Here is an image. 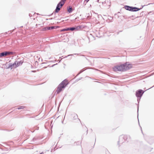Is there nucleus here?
<instances>
[{"label": "nucleus", "mask_w": 154, "mask_h": 154, "mask_svg": "<svg viewBox=\"0 0 154 154\" xmlns=\"http://www.w3.org/2000/svg\"><path fill=\"white\" fill-rule=\"evenodd\" d=\"M68 81L66 80H65L62 82L58 85L57 90L56 91L57 93H59L64 88L66 85L68 84Z\"/></svg>", "instance_id": "1"}, {"label": "nucleus", "mask_w": 154, "mask_h": 154, "mask_svg": "<svg viewBox=\"0 0 154 154\" xmlns=\"http://www.w3.org/2000/svg\"><path fill=\"white\" fill-rule=\"evenodd\" d=\"M112 69L115 72L124 71V65L122 64L117 65L113 67Z\"/></svg>", "instance_id": "2"}, {"label": "nucleus", "mask_w": 154, "mask_h": 154, "mask_svg": "<svg viewBox=\"0 0 154 154\" xmlns=\"http://www.w3.org/2000/svg\"><path fill=\"white\" fill-rule=\"evenodd\" d=\"M65 3V0H62L58 4L55 10V12H58L60 11V8H62Z\"/></svg>", "instance_id": "3"}, {"label": "nucleus", "mask_w": 154, "mask_h": 154, "mask_svg": "<svg viewBox=\"0 0 154 154\" xmlns=\"http://www.w3.org/2000/svg\"><path fill=\"white\" fill-rule=\"evenodd\" d=\"M14 54V53L11 51H5L0 53V57L4 56H9L11 55H13Z\"/></svg>", "instance_id": "4"}, {"label": "nucleus", "mask_w": 154, "mask_h": 154, "mask_svg": "<svg viewBox=\"0 0 154 154\" xmlns=\"http://www.w3.org/2000/svg\"><path fill=\"white\" fill-rule=\"evenodd\" d=\"M23 63L22 61H15L13 64L10 65V67L13 68H16L17 67L21 65Z\"/></svg>", "instance_id": "5"}, {"label": "nucleus", "mask_w": 154, "mask_h": 154, "mask_svg": "<svg viewBox=\"0 0 154 154\" xmlns=\"http://www.w3.org/2000/svg\"><path fill=\"white\" fill-rule=\"evenodd\" d=\"M124 64V65L125 71L131 69L132 67V65L131 64H128L127 63H126Z\"/></svg>", "instance_id": "6"}, {"label": "nucleus", "mask_w": 154, "mask_h": 154, "mask_svg": "<svg viewBox=\"0 0 154 154\" xmlns=\"http://www.w3.org/2000/svg\"><path fill=\"white\" fill-rule=\"evenodd\" d=\"M143 92L142 90H139L136 91V96L137 97H140L143 95Z\"/></svg>", "instance_id": "7"}, {"label": "nucleus", "mask_w": 154, "mask_h": 154, "mask_svg": "<svg viewBox=\"0 0 154 154\" xmlns=\"http://www.w3.org/2000/svg\"><path fill=\"white\" fill-rule=\"evenodd\" d=\"M55 28V26L46 27L42 29V31H45L50 29H52Z\"/></svg>", "instance_id": "8"}, {"label": "nucleus", "mask_w": 154, "mask_h": 154, "mask_svg": "<svg viewBox=\"0 0 154 154\" xmlns=\"http://www.w3.org/2000/svg\"><path fill=\"white\" fill-rule=\"evenodd\" d=\"M125 8L127 10H128L130 11H131L132 7H130L128 6H125Z\"/></svg>", "instance_id": "9"}, {"label": "nucleus", "mask_w": 154, "mask_h": 154, "mask_svg": "<svg viewBox=\"0 0 154 154\" xmlns=\"http://www.w3.org/2000/svg\"><path fill=\"white\" fill-rule=\"evenodd\" d=\"M132 9H131L132 10H131V11H138L140 9H139V8H136V7H134V8L132 7Z\"/></svg>", "instance_id": "10"}, {"label": "nucleus", "mask_w": 154, "mask_h": 154, "mask_svg": "<svg viewBox=\"0 0 154 154\" xmlns=\"http://www.w3.org/2000/svg\"><path fill=\"white\" fill-rule=\"evenodd\" d=\"M68 11L69 13H71L72 11V8L70 6L68 8Z\"/></svg>", "instance_id": "11"}, {"label": "nucleus", "mask_w": 154, "mask_h": 154, "mask_svg": "<svg viewBox=\"0 0 154 154\" xmlns=\"http://www.w3.org/2000/svg\"><path fill=\"white\" fill-rule=\"evenodd\" d=\"M25 108H26L25 106H20L19 107H18L17 108V109H24Z\"/></svg>", "instance_id": "12"}, {"label": "nucleus", "mask_w": 154, "mask_h": 154, "mask_svg": "<svg viewBox=\"0 0 154 154\" xmlns=\"http://www.w3.org/2000/svg\"><path fill=\"white\" fill-rule=\"evenodd\" d=\"M69 30V28H67L66 29H62L61 30H60V32H63V31H68Z\"/></svg>", "instance_id": "13"}, {"label": "nucleus", "mask_w": 154, "mask_h": 154, "mask_svg": "<svg viewBox=\"0 0 154 154\" xmlns=\"http://www.w3.org/2000/svg\"><path fill=\"white\" fill-rule=\"evenodd\" d=\"M69 28V30H72V31L74 30L75 29H76V28H74V27Z\"/></svg>", "instance_id": "14"}, {"label": "nucleus", "mask_w": 154, "mask_h": 154, "mask_svg": "<svg viewBox=\"0 0 154 154\" xmlns=\"http://www.w3.org/2000/svg\"><path fill=\"white\" fill-rule=\"evenodd\" d=\"M75 28H76L75 29L78 30L79 29H80V26H77Z\"/></svg>", "instance_id": "15"}, {"label": "nucleus", "mask_w": 154, "mask_h": 154, "mask_svg": "<svg viewBox=\"0 0 154 154\" xmlns=\"http://www.w3.org/2000/svg\"><path fill=\"white\" fill-rule=\"evenodd\" d=\"M74 117H75L76 118L78 117L77 115H76V114L74 115Z\"/></svg>", "instance_id": "16"}, {"label": "nucleus", "mask_w": 154, "mask_h": 154, "mask_svg": "<svg viewBox=\"0 0 154 154\" xmlns=\"http://www.w3.org/2000/svg\"><path fill=\"white\" fill-rule=\"evenodd\" d=\"M87 2H88V1L89 0H85Z\"/></svg>", "instance_id": "17"}, {"label": "nucleus", "mask_w": 154, "mask_h": 154, "mask_svg": "<svg viewBox=\"0 0 154 154\" xmlns=\"http://www.w3.org/2000/svg\"><path fill=\"white\" fill-rule=\"evenodd\" d=\"M44 154V153H43V152H41V153H40V154Z\"/></svg>", "instance_id": "18"}, {"label": "nucleus", "mask_w": 154, "mask_h": 154, "mask_svg": "<svg viewBox=\"0 0 154 154\" xmlns=\"http://www.w3.org/2000/svg\"><path fill=\"white\" fill-rule=\"evenodd\" d=\"M66 0H65V2Z\"/></svg>", "instance_id": "19"}]
</instances>
